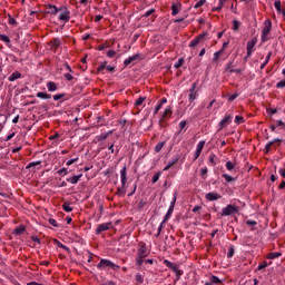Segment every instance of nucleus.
Wrapping results in <instances>:
<instances>
[{
	"instance_id": "obj_1",
	"label": "nucleus",
	"mask_w": 285,
	"mask_h": 285,
	"mask_svg": "<svg viewBox=\"0 0 285 285\" xmlns=\"http://www.w3.org/2000/svg\"><path fill=\"white\" fill-rule=\"evenodd\" d=\"M148 257V248L146 247V244H142L137 252L136 257V266L138 271H141V266L144 265V259Z\"/></svg>"
},
{
	"instance_id": "obj_2",
	"label": "nucleus",
	"mask_w": 285,
	"mask_h": 285,
	"mask_svg": "<svg viewBox=\"0 0 285 285\" xmlns=\"http://www.w3.org/2000/svg\"><path fill=\"white\" fill-rule=\"evenodd\" d=\"M273 28V22L271 20H265L264 28L262 30V41H268L271 39V30Z\"/></svg>"
},
{
	"instance_id": "obj_3",
	"label": "nucleus",
	"mask_w": 285,
	"mask_h": 285,
	"mask_svg": "<svg viewBox=\"0 0 285 285\" xmlns=\"http://www.w3.org/2000/svg\"><path fill=\"white\" fill-rule=\"evenodd\" d=\"M97 268H110L111 271H119V265L112 263L110 259L102 258L98 263Z\"/></svg>"
},
{
	"instance_id": "obj_4",
	"label": "nucleus",
	"mask_w": 285,
	"mask_h": 285,
	"mask_svg": "<svg viewBox=\"0 0 285 285\" xmlns=\"http://www.w3.org/2000/svg\"><path fill=\"white\" fill-rule=\"evenodd\" d=\"M175 204H177V191L174 193L173 200L170 203L167 214L164 217L163 224H166V222H168V219H170V216L173 215V213L175 210Z\"/></svg>"
},
{
	"instance_id": "obj_5",
	"label": "nucleus",
	"mask_w": 285,
	"mask_h": 285,
	"mask_svg": "<svg viewBox=\"0 0 285 285\" xmlns=\"http://www.w3.org/2000/svg\"><path fill=\"white\" fill-rule=\"evenodd\" d=\"M238 208L234 205H227L225 208L222 210V217H230V215H235L237 213Z\"/></svg>"
},
{
	"instance_id": "obj_6",
	"label": "nucleus",
	"mask_w": 285,
	"mask_h": 285,
	"mask_svg": "<svg viewBox=\"0 0 285 285\" xmlns=\"http://www.w3.org/2000/svg\"><path fill=\"white\" fill-rule=\"evenodd\" d=\"M59 20L65 21V23H68V21H70V10H68V8H60Z\"/></svg>"
},
{
	"instance_id": "obj_7",
	"label": "nucleus",
	"mask_w": 285,
	"mask_h": 285,
	"mask_svg": "<svg viewBox=\"0 0 285 285\" xmlns=\"http://www.w3.org/2000/svg\"><path fill=\"white\" fill-rule=\"evenodd\" d=\"M112 228V223H102L97 226L96 235H101L105 230H110Z\"/></svg>"
},
{
	"instance_id": "obj_8",
	"label": "nucleus",
	"mask_w": 285,
	"mask_h": 285,
	"mask_svg": "<svg viewBox=\"0 0 285 285\" xmlns=\"http://www.w3.org/2000/svg\"><path fill=\"white\" fill-rule=\"evenodd\" d=\"M189 97L188 100L190 104L197 99V82H194L189 89Z\"/></svg>"
},
{
	"instance_id": "obj_9",
	"label": "nucleus",
	"mask_w": 285,
	"mask_h": 285,
	"mask_svg": "<svg viewBox=\"0 0 285 285\" xmlns=\"http://www.w3.org/2000/svg\"><path fill=\"white\" fill-rule=\"evenodd\" d=\"M257 45V38H253L250 41L247 42V55L246 59L253 55V48Z\"/></svg>"
},
{
	"instance_id": "obj_10",
	"label": "nucleus",
	"mask_w": 285,
	"mask_h": 285,
	"mask_svg": "<svg viewBox=\"0 0 285 285\" xmlns=\"http://www.w3.org/2000/svg\"><path fill=\"white\" fill-rule=\"evenodd\" d=\"M233 121V116L227 115L224 119L219 121V129L223 130V128H226V126H229V124Z\"/></svg>"
},
{
	"instance_id": "obj_11",
	"label": "nucleus",
	"mask_w": 285,
	"mask_h": 285,
	"mask_svg": "<svg viewBox=\"0 0 285 285\" xmlns=\"http://www.w3.org/2000/svg\"><path fill=\"white\" fill-rule=\"evenodd\" d=\"M206 35H208V33L199 35L194 40H191V42L189 43V48H195L196 46H199V43H202V41H204V38L206 37Z\"/></svg>"
},
{
	"instance_id": "obj_12",
	"label": "nucleus",
	"mask_w": 285,
	"mask_h": 285,
	"mask_svg": "<svg viewBox=\"0 0 285 285\" xmlns=\"http://www.w3.org/2000/svg\"><path fill=\"white\" fill-rule=\"evenodd\" d=\"M141 59V55L136 53L127 59H125L124 63L125 66H130V63H135L136 61H139Z\"/></svg>"
},
{
	"instance_id": "obj_13",
	"label": "nucleus",
	"mask_w": 285,
	"mask_h": 285,
	"mask_svg": "<svg viewBox=\"0 0 285 285\" xmlns=\"http://www.w3.org/2000/svg\"><path fill=\"white\" fill-rule=\"evenodd\" d=\"M205 199H207V202H217V199H222V195L217 193H208L206 194Z\"/></svg>"
},
{
	"instance_id": "obj_14",
	"label": "nucleus",
	"mask_w": 285,
	"mask_h": 285,
	"mask_svg": "<svg viewBox=\"0 0 285 285\" xmlns=\"http://www.w3.org/2000/svg\"><path fill=\"white\" fill-rule=\"evenodd\" d=\"M127 168L126 166L122 167V169L120 170V179H121V186H126L127 181H128V175L126 173Z\"/></svg>"
},
{
	"instance_id": "obj_15",
	"label": "nucleus",
	"mask_w": 285,
	"mask_h": 285,
	"mask_svg": "<svg viewBox=\"0 0 285 285\" xmlns=\"http://www.w3.org/2000/svg\"><path fill=\"white\" fill-rule=\"evenodd\" d=\"M274 144H282V139L276 138V139L267 142V145L265 146V153H268V150H271V148H273Z\"/></svg>"
},
{
	"instance_id": "obj_16",
	"label": "nucleus",
	"mask_w": 285,
	"mask_h": 285,
	"mask_svg": "<svg viewBox=\"0 0 285 285\" xmlns=\"http://www.w3.org/2000/svg\"><path fill=\"white\" fill-rule=\"evenodd\" d=\"M48 14H57L58 12H60V8H57V6L55 4H48Z\"/></svg>"
},
{
	"instance_id": "obj_17",
	"label": "nucleus",
	"mask_w": 285,
	"mask_h": 285,
	"mask_svg": "<svg viewBox=\"0 0 285 285\" xmlns=\"http://www.w3.org/2000/svg\"><path fill=\"white\" fill-rule=\"evenodd\" d=\"M179 10H181L180 3H173L171 6V14L175 17V14H179Z\"/></svg>"
},
{
	"instance_id": "obj_18",
	"label": "nucleus",
	"mask_w": 285,
	"mask_h": 285,
	"mask_svg": "<svg viewBox=\"0 0 285 285\" xmlns=\"http://www.w3.org/2000/svg\"><path fill=\"white\" fill-rule=\"evenodd\" d=\"M110 135H112V130H110L106 134H101L100 136H97L96 139H97V141H106V139H108L110 137Z\"/></svg>"
},
{
	"instance_id": "obj_19",
	"label": "nucleus",
	"mask_w": 285,
	"mask_h": 285,
	"mask_svg": "<svg viewBox=\"0 0 285 285\" xmlns=\"http://www.w3.org/2000/svg\"><path fill=\"white\" fill-rule=\"evenodd\" d=\"M224 55V49H220L214 53L213 62L219 63V57Z\"/></svg>"
},
{
	"instance_id": "obj_20",
	"label": "nucleus",
	"mask_w": 285,
	"mask_h": 285,
	"mask_svg": "<svg viewBox=\"0 0 285 285\" xmlns=\"http://www.w3.org/2000/svg\"><path fill=\"white\" fill-rule=\"evenodd\" d=\"M175 164H179V156H176L175 159H173L171 161H169L167 164V166L164 168V170H170V168H173V166H175Z\"/></svg>"
},
{
	"instance_id": "obj_21",
	"label": "nucleus",
	"mask_w": 285,
	"mask_h": 285,
	"mask_svg": "<svg viewBox=\"0 0 285 285\" xmlns=\"http://www.w3.org/2000/svg\"><path fill=\"white\" fill-rule=\"evenodd\" d=\"M47 89L49 92H56L57 90V82L49 81L47 82Z\"/></svg>"
},
{
	"instance_id": "obj_22",
	"label": "nucleus",
	"mask_w": 285,
	"mask_h": 285,
	"mask_svg": "<svg viewBox=\"0 0 285 285\" xmlns=\"http://www.w3.org/2000/svg\"><path fill=\"white\" fill-rule=\"evenodd\" d=\"M81 177H83V175H77V176H72L70 178L67 179V181H69V184H79V179H81Z\"/></svg>"
},
{
	"instance_id": "obj_23",
	"label": "nucleus",
	"mask_w": 285,
	"mask_h": 285,
	"mask_svg": "<svg viewBox=\"0 0 285 285\" xmlns=\"http://www.w3.org/2000/svg\"><path fill=\"white\" fill-rule=\"evenodd\" d=\"M17 79H21V72H19V71H14L8 78L9 81H17Z\"/></svg>"
},
{
	"instance_id": "obj_24",
	"label": "nucleus",
	"mask_w": 285,
	"mask_h": 285,
	"mask_svg": "<svg viewBox=\"0 0 285 285\" xmlns=\"http://www.w3.org/2000/svg\"><path fill=\"white\" fill-rule=\"evenodd\" d=\"M170 117H173V109L167 108L163 114L161 120L170 119Z\"/></svg>"
},
{
	"instance_id": "obj_25",
	"label": "nucleus",
	"mask_w": 285,
	"mask_h": 285,
	"mask_svg": "<svg viewBox=\"0 0 285 285\" xmlns=\"http://www.w3.org/2000/svg\"><path fill=\"white\" fill-rule=\"evenodd\" d=\"M116 195H118V197H125L126 196V186L121 185V187H118Z\"/></svg>"
},
{
	"instance_id": "obj_26",
	"label": "nucleus",
	"mask_w": 285,
	"mask_h": 285,
	"mask_svg": "<svg viewBox=\"0 0 285 285\" xmlns=\"http://www.w3.org/2000/svg\"><path fill=\"white\" fill-rule=\"evenodd\" d=\"M37 97L39 99H52V95L47 94V92H41V91L37 94Z\"/></svg>"
},
{
	"instance_id": "obj_27",
	"label": "nucleus",
	"mask_w": 285,
	"mask_h": 285,
	"mask_svg": "<svg viewBox=\"0 0 285 285\" xmlns=\"http://www.w3.org/2000/svg\"><path fill=\"white\" fill-rule=\"evenodd\" d=\"M222 177H223V179H225L227 181V184H230V181H237V178H235L228 174H223Z\"/></svg>"
},
{
	"instance_id": "obj_28",
	"label": "nucleus",
	"mask_w": 285,
	"mask_h": 285,
	"mask_svg": "<svg viewBox=\"0 0 285 285\" xmlns=\"http://www.w3.org/2000/svg\"><path fill=\"white\" fill-rule=\"evenodd\" d=\"M277 257H282V253L279 252H272L267 255V259H277Z\"/></svg>"
},
{
	"instance_id": "obj_29",
	"label": "nucleus",
	"mask_w": 285,
	"mask_h": 285,
	"mask_svg": "<svg viewBox=\"0 0 285 285\" xmlns=\"http://www.w3.org/2000/svg\"><path fill=\"white\" fill-rule=\"evenodd\" d=\"M240 26H242V22L239 20H233L232 30H234V32H237L239 30Z\"/></svg>"
},
{
	"instance_id": "obj_30",
	"label": "nucleus",
	"mask_w": 285,
	"mask_h": 285,
	"mask_svg": "<svg viewBox=\"0 0 285 285\" xmlns=\"http://www.w3.org/2000/svg\"><path fill=\"white\" fill-rule=\"evenodd\" d=\"M62 209L65 210V213H72V207H70V203L69 202H65L62 204Z\"/></svg>"
},
{
	"instance_id": "obj_31",
	"label": "nucleus",
	"mask_w": 285,
	"mask_h": 285,
	"mask_svg": "<svg viewBox=\"0 0 285 285\" xmlns=\"http://www.w3.org/2000/svg\"><path fill=\"white\" fill-rule=\"evenodd\" d=\"M225 166H226V169L230 171V170H235V166H237V164L235 161L233 163L228 160Z\"/></svg>"
},
{
	"instance_id": "obj_32",
	"label": "nucleus",
	"mask_w": 285,
	"mask_h": 285,
	"mask_svg": "<svg viewBox=\"0 0 285 285\" xmlns=\"http://www.w3.org/2000/svg\"><path fill=\"white\" fill-rule=\"evenodd\" d=\"M36 166H41V160L29 163L26 167L27 170H30V168H35Z\"/></svg>"
},
{
	"instance_id": "obj_33",
	"label": "nucleus",
	"mask_w": 285,
	"mask_h": 285,
	"mask_svg": "<svg viewBox=\"0 0 285 285\" xmlns=\"http://www.w3.org/2000/svg\"><path fill=\"white\" fill-rule=\"evenodd\" d=\"M0 41H3V43H7V46H10V37L6 35H0Z\"/></svg>"
},
{
	"instance_id": "obj_34",
	"label": "nucleus",
	"mask_w": 285,
	"mask_h": 285,
	"mask_svg": "<svg viewBox=\"0 0 285 285\" xmlns=\"http://www.w3.org/2000/svg\"><path fill=\"white\" fill-rule=\"evenodd\" d=\"M164 146H166V141L158 142L155 147V153H161V148H164Z\"/></svg>"
},
{
	"instance_id": "obj_35",
	"label": "nucleus",
	"mask_w": 285,
	"mask_h": 285,
	"mask_svg": "<svg viewBox=\"0 0 285 285\" xmlns=\"http://www.w3.org/2000/svg\"><path fill=\"white\" fill-rule=\"evenodd\" d=\"M106 66H108V61L100 63L97 68V72H104V70H106Z\"/></svg>"
},
{
	"instance_id": "obj_36",
	"label": "nucleus",
	"mask_w": 285,
	"mask_h": 285,
	"mask_svg": "<svg viewBox=\"0 0 285 285\" xmlns=\"http://www.w3.org/2000/svg\"><path fill=\"white\" fill-rule=\"evenodd\" d=\"M274 7H275V9L277 10L278 13H282V1L276 0L274 2Z\"/></svg>"
},
{
	"instance_id": "obj_37",
	"label": "nucleus",
	"mask_w": 285,
	"mask_h": 285,
	"mask_svg": "<svg viewBox=\"0 0 285 285\" xmlns=\"http://www.w3.org/2000/svg\"><path fill=\"white\" fill-rule=\"evenodd\" d=\"M51 46L52 48H59V46H61V40H59V38L53 39Z\"/></svg>"
},
{
	"instance_id": "obj_38",
	"label": "nucleus",
	"mask_w": 285,
	"mask_h": 285,
	"mask_svg": "<svg viewBox=\"0 0 285 285\" xmlns=\"http://www.w3.org/2000/svg\"><path fill=\"white\" fill-rule=\"evenodd\" d=\"M209 282L213 283L214 285L215 284H222V279H219V277H217V276H212L209 278Z\"/></svg>"
},
{
	"instance_id": "obj_39",
	"label": "nucleus",
	"mask_w": 285,
	"mask_h": 285,
	"mask_svg": "<svg viewBox=\"0 0 285 285\" xmlns=\"http://www.w3.org/2000/svg\"><path fill=\"white\" fill-rule=\"evenodd\" d=\"M55 243L57 244L58 248H63V250H67V252L70 250V248L68 246L61 244V242L56 239Z\"/></svg>"
},
{
	"instance_id": "obj_40",
	"label": "nucleus",
	"mask_w": 285,
	"mask_h": 285,
	"mask_svg": "<svg viewBox=\"0 0 285 285\" xmlns=\"http://www.w3.org/2000/svg\"><path fill=\"white\" fill-rule=\"evenodd\" d=\"M184 66V58H179L177 63L174 65V67L177 69L181 68Z\"/></svg>"
},
{
	"instance_id": "obj_41",
	"label": "nucleus",
	"mask_w": 285,
	"mask_h": 285,
	"mask_svg": "<svg viewBox=\"0 0 285 285\" xmlns=\"http://www.w3.org/2000/svg\"><path fill=\"white\" fill-rule=\"evenodd\" d=\"M233 255H235V246L232 245L227 253L228 259H230V257H233Z\"/></svg>"
},
{
	"instance_id": "obj_42",
	"label": "nucleus",
	"mask_w": 285,
	"mask_h": 285,
	"mask_svg": "<svg viewBox=\"0 0 285 285\" xmlns=\"http://www.w3.org/2000/svg\"><path fill=\"white\" fill-rule=\"evenodd\" d=\"M16 235H22V233H26V227L20 226L14 229Z\"/></svg>"
},
{
	"instance_id": "obj_43",
	"label": "nucleus",
	"mask_w": 285,
	"mask_h": 285,
	"mask_svg": "<svg viewBox=\"0 0 285 285\" xmlns=\"http://www.w3.org/2000/svg\"><path fill=\"white\" fill-rule=\"evenodd\" d=\"M204 146H206V141L205 140L199 141L196 150L202 153L204 150Z\"/></svg>"
},
{
	"instance_id": "obj_44",
	"label": "nucleus",
	"mask_w": 285,
	"mask_h": 285,
	"mask_svg": "<svg viewBox=\"0 0 285 285\" xmlns=\"http://www.w3.org/2000/svg\"><path fill=\"white\" fill-rule=\"evenodd\" d=\"M206 175H208V168L207 167H205V168H202L200 169V176H202V178L203 179H206Z\"/></svg>"
},
{
	"instance_id": "obj_45",
	"label": "nucleus",
	"mask_w": 285,
	"mask_h": 285,
	"mask_svg": "<svg viewBox=\"0 0 285 285\" xmlns=\"http://www.w3.org/2000/svg\"><path fill=\"white\" fill-rule=\"evenodd\" d=\"M215 159H216L215 154H212L209 156V164H212V166H217V161H215Z\"/></svg>"
},
{
	"instance_id": "obj_46",
	"label": "nucleus",
	"mask_w": 285,
	"mask_h": 285,
	"mask_svg": "<svg viewBox=\"0 0 285 285\" xmlns=\"http://www.w3.org/2000/svg\"><path fill=\"white\" fill-rule=\"evenodd\" d=\"M165 266H167V268H170V271L176 266L175 264H173L170 261L165 259L164 261Z\"/></svg>"
},
{
	"instance_id": "obj_47",
	"label": "nucleus",
	"mask_w": 285,
	"mask_h": 285,
	"mask_svg": "<svg viewBox=\"0 0 285 285\" xmlns=\"http://www.w3.org/2000/svg\"><path fill=\"white\" fill-rule=\"evenodd\" d=\"M186 126H187L186 120H181L179 122V131H178V134H181V130H184V128H186Z\"/></svg>"
},
{
	"instance_id": "obj_48",
	"label": "nucleus",
	"mask_w": 285,
	"mask_h": 285,
	"mask_svg": "<svg viewBox=\"0 0 285 285\" xmlns=\"http://www.w3.org/2000/svg\"><path fill=\"white\" fill-rule=\"evenodd\" d=\"M115 55H117L116 50L109 49L107 51V57H109V59H112L115 57Z\"/></svg>"
},
{
	"instance_id": "obj_49",
	"label": "nucleus",
	"mask_w": 285,
	"mask_h": 285,
	"mask_svg": "<svg viewBox=\"0 0 285 285\" xmlns=\"http://www.w3.org/2000/svg\"><path fill=\"white\" fill-rule=\"evenodd\" d=\"M144 101H146V97H139L136 100L135 106H141V104H144Z\"/></svg>"
},
{
	"instance_id": "obj_50",
	"label": "nucleus",
	"mask_w": 285,
	"mask_h": 285,
	"mask_svg": "<svg viewBox=\"0 0 285 285\" xmlns=\"http://www.w3.org/2000/svg\"><path fill=\"white\" fill-rule=\"evenodd\" d=\"M146 206V200L140 199V202L137 205L138 210H142V208Z\"/></svg>"
},
{
	"instance_id": "obj_51",
	"label": "nucleus",
	"mask_w": 285,
	"mask_h": 285,
	"mask_svg": "<svg viewBox=\"0 0 285 285\" xmlns=\"http://www.w3.org/2000/svg\"><path fill=\"white\" fill-rule=\"evenodd\" d=\"M267 266H268V263L264 261L262 264L258 265L257 271H264V268H266Z\"/></svg>"
},
{
	"instance_id": "obj_52",
	"label": "nucleus",
	"mask_w": 285,
	"mask_h": 285,
	"mask_svg": "<svg viewBox=\"0 0 285 285\" xmlns=\"http://www.w3.org/2000/svg\"><path fill=\"white\" fill-rule=\"evenodd\" d=\"M63 97H66V94H57L53 96V100L59 101V99H63Z\"/></svg>"
},
{
	"instance_id": "obj_53",
	"label": "nucleus",
	"mask_w": 285,
	"mask_h": 285,
	"mask_svg": "<svg viewBox=\"0 0 285 285\" xmlns=\"http://www.w3.org/2000/svg\"><path fill=\"white\" fill-rule=\"evenodd\" d=\"M235 124H237V125L244 124V117H242V116H236V117H235Z\"/></svg>"
},
{
	"instance_id": "obj_54",
	"label": "nucleus",
	"mask_w": 285,
	"mask_h": 285,
	"mask_svg": "<svg viewBox=\"0 0 285 285\" xmlns=\"http://www.w3.org/2000/svg\"><path fill=\"white\" fill-rule=\"evenodd\" d=\"M136 282H138V284H144V276L141 274H137Z\"/></svg>"
},
{
	"instance_id": "obj_55",
	"label": "nucleus",
	"mask_w": 285,
	"mask_h": 285,
	"mask_svg": "<svg viewBox=\"0 0 285 285\" xmlns=\"http://www.w3.org/2000/svg\"><path fill=\"white\" fill-rule=\"evenodd\" d=\"M49 224H50L51 226H55V228H59V224H57V220H56L55 218H50V219H49Z\"/></svg>"
},
{
	"instance_id": "obj_56",
	"label": "nucleus",
	"mask_w": 285,
	"mask_h": 285,
	"mask_svg": "<svg viewBox=\"0 0 285 285\" xmlns=\"http://www.w3.org/2000/svg\"><path fill=\"white\" fill-rule=\"evenodd\" d=\"M159 173H156L154 176H153V179H151V181H153V184H157V181H159Z\"/></svg>"
},
{
	"instance_id": "obj_57",
	"label": "nucleus",
	"mask_w": 285,
	"mask_h": 285,
	"mask_svg": "<svg viewBox=\"0 0 285 285\" xmlns=\"http://www.w3.org/2000/svg\"><path fill=\"white\" fill-rule=\"evenodd\" d=\"M110 47V45L108 43V42H105L104 45H100L99 47H98V50H106V48H109Z\"/></svg>"
},
{
	"instance_id": "obj_58",
	"label": "nucleus",
	"mask_w": 285,
	"mask_h": 285,
	"mask_svg": "<svg viewBox=\"0 0 285 285\" xmlns=\"http://www.w3.org/2000/svg\"><path fill=\"white\" fill-rule=\"evenodd\" d=\"M204 3H206V0H199L195 6L194 8H202V6H204Z\"/></svg>"
},
{
	"instance_id": "obj_59",
	"label": "nucleus",
	"mask_w": 285,
	"mask_h": 285,
	"mask_svg": "<svg viewBox=\"0 0 285 285\" xmlns=\"http://www.w3.org/2000/svg\"><path fill=\"white\" fill-rule=\"evenodd\" d=\"M9 24L17 26V20L14 18H12L11 16H9Z\"/></svg>"
},
{
	"instance_id": "obj_60",
	"label": "nucleus",
	"mask_w": 285,
	"mask_h": 285,
	"mask_svg": "<svg viewBox=\"0 0 285 285\" xmlns=\"http://www.w3.org/2000/svg\"><path fill=\"white\" fill-rule=\"evenodd\" d=\"M233 68H235V65H233V62H229V63H227L225 70H226V72H229V70H232Z\"/></svg>"
},
{
	"instance_id": "obj_61",
	"label": "nucleus",
	"mask_w": 285,
	"mask_h": 285,
	"mask_svg": "<svg viewBox=\"0 0 285 285\" xmlns=\"http://www.w3.org/2000/svg\"><path fill=\"white\" fill-rule=\"evenodd\" d=\"M276 88H285V79L277 82Z\"/></svg>"
},
{
	"instance_id": "obj_62",
	"label": "nucleus",
	"mask_w": 285,
	"mask_h": 285,
	"mask_svg": "<svg viewBox=\"0 0 285 285\" xmlns=\"http://www.w3.org/2000/svg\"><path fill=\"white\" fill-rule=\"evenodd\" d=\"M247 226H257V222L255 220H246Z\"/></svg>"
},
{
	"instance_id": "obj_63",
	"label": "nucleus",
	"mask_w": 285,
	"mask_h": 285,
	"mask_svg": "<svg viewBox=\"0 0 285 285\" xmlns=\"http://www.w3.org/2000/svg\"><path fill=\"white\" fill-rule=\"evenodd\" d=\"M276 126H277V127L285 128V122L282 121V120H277V121H276Z\"/></svg>"
},
{
	"instance_id": "obj_64",
	"label": "nucleus",
	"mask_w": 285,
	"mask_h": 285,
	"mask_svg": "<svg viewBox=\"0 0 285 285\" xmlns=\"http://www.w3.org/2000/svg\"><path fill=\"white\" fill-rule=\"evenodd\" d=\"M279 175L285 179V168L279 169Z\"/></svg>"
}]
</instances>
